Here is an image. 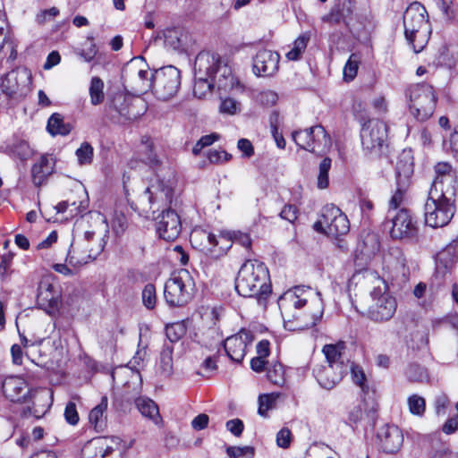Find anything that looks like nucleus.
<instances>
[{"mask_svg": "<svg viewBox=\"0 0 458 458\" xmlns=\"http://www.w3.org/2000/svg\"><path fill=\"white\" fill-rule=\"evenodd\" d=\"M390 225V236L395 240L411 239L416 236L418 229L410 211L400 208L395 213H387L386 225Z\"/></svg>", "mask_w": 458, "mask_h": 458, "instance_id": "9b49d317", "label": "nucleus"}, {"mask_svg": "<svg viewBox=\"0 0 458 458\" xmlns=\"http://www.w3.org/2000/svg\"><path fill=\"white\" fill-rule=\"evenodd\" d=\"M363 411L360 405L351 407L347 412L346 423L350 426L357 425L362 419Z\"/></svg>", "mask_w": 458, "mask_h": 458, "instance_id": "5fc2aeb1", "label": "nucleus"}, {"mask_svg": "<svg viewBox=\"0 0 458 458\" xmlns=\"http://www.w3.org/2000/svg\"><path fill=\"white\" fill-rule=\"evenodd\" d=\"M2 390L4 396L13 403H25L33 399L30 409L36 418L42 417L49 408L47 393L31 392L27 382L20 377H6L2 383Z\"/></svg>", "mask_w": 458, "mask_h": 458, "instance_id": "7ed1b4c3", "label": "nucleus"}, {"mask_svg": "<svg viewBox=\"0 0 458 458\" xmlns=\"http://www.w3.org/2000/svg\"><path fill=\"white\" fill-rule=\"evenodd\" d=\"M410 114L420 122L429 119L436 109L437 96L434 88L427 83L411 86L407 90Z\"/></svg>", "mask_w": 458, "mask_h": 458, "instance_id": "423d86ee", "label": "nucleus"}, {"mask_svg": "<svg viewBox=\"0 0 458 458\" xmlns=\"http://www.w3.org/2000/svg\"><path fill=\"white\" fill-rule=\"evenodd\" d=\"M351 375L353 383L360 386L362 392L367 393L369 391V386L367 385V377L363 369L359 365L352 363Z\"/></svg>", "mask_w": 458, "mask_h": 458, "instance_id": "37998d69", "label": "nucleus"}, {"mask_svg": "<svg viewBox=\"0 0 458 458\" xmlns=\"http://www.w3.org/2000/svg\"><path fill=\"white\" fill-rule=\"evenodd\" d=\"M456 262V257L452 255L449 250H445L438 255L437 269L445 273L449 271L454 263Z\"/></svg>", "mask_w": 458, "mask_h": 458, "instance_id": "49530a36", "label": "nucleus"}, {"mask_svg": "<svg viewBox=\"0 0 458 458\" xmlns=\"http://www.w3.org/2000/svg\"><path fill=\"white\" fill-rule=\"evenodd\" d=\"M361 144L365 150L378 152L387 138V126L379 120H369L360 131Z\"/></svg>", "mask_w": 458, "mask_h": 458, "instance_id": "f8f14e48", "label": "nucleus"}, {"mask_svg": "<svg viewBox=\"0 0 458 458\" xmlns=\"http://www.w3.org/2000/svg\"><path fill=\"white\" fill-rule=\"evenodd\" d=\"M436 178L430 189H439L448 195L456 193V172L446 162L437 163L435 166Z\"/></svg>", "mask_w": 458, "mask_h": 458, "instance_id": "aec40b11", "label": "nucleus"}, {"mask_svg": "<svg viewBox=\"0 0 458 458\" xmlns=\"http://www.w3.org/2000/svg\"><path fill=\"white\" fill-rule=\"evenodd\" d=\"M344 349L343 344H326L323 347V353L326 356L328 367L341 369L347 370V366L344 365L342 360V350Z\"/></svg>", "mask_w": 458, "mask_h": 458, "instance_id": "c756f323", "label": "nucleus"}, {"mask_svg": "<svg viewBox=\"0 0 458 458\" xmlns=\"http://www.w3.org/2000/svg\"><path fill=\"white\" fill-rule=\"evenodd\" d=\"M454 196L440 189H430L424 205L426 225L433 228L448 225L455 213Z\"/></svg>", "mask_w": 458, "mask_h": 458, "instance_id": "20e7f679", "label": "nucleus"}, {"mask_svg": "<svg viewBox=\"0 0 458 458\" xmlns=\"http://www.w3.org/2000/svg\"><path fill=\"white\" fill-rule=\"evenodd\" d=\"M410 411L414 415H422L426 409V403L423 397L413 394L408 398Z\"/></svg>", "mask_w": 458, "mask_h": 458, "instance_id": "de8ad7c7", "label": "nucleus"}, {"mask_svg": "<svg viewBox=\"0 0 458 458\" xmlns=\"http://www.w3.org/2000/svg\"><path fill=\"white\" fill-rule=\"evenodd\" d=\"M279 61L280 55L277 52L262 48L253 57V72L257 76H273L279 69Z\"/></svg>", "mask_w": 458, "mask_h": 458, "instance_id": "f3484780", "label": "nucleus"}, {"mask_svg": "<svg viewBox=\"0 0 458 458\" xmlns=\"http://www.w3.org/2000/svg\"><path fill=\"white\" fill-rule=\"evenodd\" d=\"M253 338V334L247 329H242L237 334L227 337L223 343L227 356L235 362H241Z\"/></svg>", "mask_w": 458, "mask_h": 458, "instance_id": "2eb2a0df", "label": "nucleus"}, {"mask_svg": "<svg viewBox=\"0 0 458 458\" xmlns=\"http://www.w3.org/2000/svg\"><path fill=\"white\" fill-rule=\"evenodd\" d=\"M309 39V37L306 35H301L299 38H297L296 40L293 42V48L286 53L287 59L291 61L298 60L301 57L303 51L306 49Z\"/></svg>", "mask_w": 458, "mask_h": 458, "instance_id": "79ce46f5", "label": "nucleus"}, {"mask_svg": "<svg viewBox=\"0 0 458 458\" xmlns=\"http://www.w3.org/2000/svg\"><path fill=\"white\" fill-rule=\"evenodd\" d=\"M190 241L194 248L206 253H213L219 244L229 242L226 238L222 236L217 238L216 235L202 228L193 229L190 234Z\"/></svg>", "mask_w": 458, "mask_h": 458, "instance_id": "4be33fe9", "label": "nucleus"}, {"mask_svg": "<svg viewBox=\"0 0 458 458\" xmlns=\"http://www.w3.org/2000/svg\"><path fill=\"white\" fill-rule=\"evenodd\" d=\"M235 290L245 298H255L260 302L272 293L269 272L266 265L258 259H247L235 278Z\"/></svg>", "mask_w": 458, "mask_h": 458, "instance_id": "f257e3e1", "label": "nucleus"}, {"mask_svg": "<svg viewBox=\"0 0 458 458\" xmlns=\"http://www.w3.org/2000/svg\"><path fill=\"white\" fill-rule=\"evenodd\" d=\"M237 148L242 152L243 157H250L254 154V148L251 142L247 139H241L238 140Z\"/></svg>", "mask_w": 458, "mask_h": 458, "instance_id": "774afa93", "label": "nucleus"}, {"mask_svg": "<svg viewBox=\"0 0 458 458\" xmlns=\"http://www.w3.org/2000/svg\"><path fill=\"white\" fill-rule=\"evenodd\" d=\"M135 405L142 416L152 420L156 425L162 424L158 406L153 400L140 396L135 400Z\"/></svg>", "mask_w": 458, "mask_h": 458, "instance_id": "cd10ccee", "label": "nucleus"}, {"mask_svg": "<svg viewBox=\"0 0 458 458\" xmlns=\"http://www.w3.org/2000/svg\"><path fill=\"white\" fill-rule=\"evenodd\" d=\"M219 66V59L208 52L198 54L194 63L196 76H204L213 79Z\"/></svg>", "mask_w": 458, "mask_h": 458, "instance_id": "5701e85b", "label": "nucleus"}, {"mask_svg": "<svg viewBox=\"0 0 458 458\" xmlns=\"http://www.w3.org/2000/svg\"><path fill=\"white\" fill-rule=\"evenodd\" d=\"M53 167L47 157H41L31 168L32 181L35 185L40 186L52 173Z\"/></svg>", "mask_w": 458, "mask_h": 458, "instance_id": "72a5a7b5", "label": "nucleus"}, {"mask_svg": "<svg viewBox=\"0 0 458 458\" xmlns=\"http://www.w3.org/2000/svg\"><path fill=\"white\" fill-rule=\"evenodd\" d=\"M127 219L123 214H116L112 222V228L116 234H122L127 228Z\"/></svg>", "mask_w": 458, "mask_h": 458, "instance_id": "680f3d73", "label": "nucleus"}, {"mask_svg": "<svg viewBox=\"0 0 458 458\" xmlns=\"http://www.w3.org/2000/svg\"><path fill=\"white\" fill-rule=\"evenodd\" d=\"M331 159L325 157L319 164V171L318 175V187L319 189H326L329 184L328 172L331 168Z\"/></svg>", "mask_w": 458, "mask_h": 458, "instance_id": "c03bdc74", "label": "nucleus"}, {"mask_svg": "<svg viewBox=\"0 0 458 458\" xmlns=\"http://www.w3.org/2000/svg\"><path fill=\"white\" fill-rule=\"evenodd\" d=\"M90 103L93 106L100 105L105 99L104 81L99 77H93L89 89Z\"/></svg>", "mask_w": 458, "mask_h": 458, "instance_id": "c9c22d12", "label": "nucleus"}, {"mask_svg": "<svg viewBox=\"0 0 458 458\" xmlns=\"http://www.w3.org/2000/svg\"><path fill=\"white\" fill-rule=\"evenodd\" d=\"M58 14H59V10L56 7H51L49 9H44V10H41L36 15V21L38 24H44L47 21L56 17Z\"/></svg>", "mask_w": 458, "mask_h": 458, "instance_id": "bf43d9fd", "label": "nucleus"}, {"mask_svg": "<svg viewBox=\"0 0 458 458\" xmlns=\"http://www.w3.org/2000/svg\"><path fill=\"white\" fill-rule=\"evenodd\" d=\"M31 85V72L24 66H17L0 77L1 91L11 100H23L30 92Z\"/></svg>", "mask_w": 458, "mask_h": 458, "instance_id": "0eeeda50", "label": "nucleus"}, {"mask_svg": "<svg viewBox=\"0 0 458 458\" xmlns=\"http://www.w3.org/2000/svg\"><path fill=\"white\" fill-rule=\"evenodd\" d=\"M65 420L71 425H76L79 421V414L76 409V404L69 402L64 410Z\"/></svg>", "mask_w": 458, "mask_h": 458, "instance_id": "13d9d810", "label": "nucleus"}, {"mask_svg": "<svg viewBox=\"0 0 458 458\" xmlns=\"http://www.w3.org/2000/svg\"><path fill=\"white\" fill-rule=\"evenodd\" d=\"M345 373V369L324 366L317 372V379L323 388L330 390L341 381Z\"/></svg>", "mask_w": 458, "mask_h": 458, "instance_id": "bb28decb", "label": "nucleus"}, {"mask_svg": "<svg viewBox=\"0 0 458 458\" xmlns=\"http://www.w3.org/2000/svg\"><path fill=\"white\" fill-rule=\"evenodd\" d=\"M405 38L415 53L423 50L430 34L427 11L420 3H412L403 13Z\"/></svg>", "mask_w": 458, "mask_h": 458, "instance_id": "f03ea898", "label": "nucleus"}, {"mask_svg": "<svg viewBox=\"0 0 458 458\" xmlns=\"http://www.w3.org/2000/svg\"><path fill=\"white\" fill-rule=\"evenodd\" d=\"M292 138L301 148L319 155L328 151L332 145L331 138L322 125L294 131Z\"/></svg>", "mask_w": 458, "mask_h": 458, "instance_id": "9d476101", "label": "nucleus"}, {"mask_svg": "<svg viewBox=\"0 0 458 458\" xmlns=\"http://www.w3.org/2000/svg\"><path fill=\"white\" fill-rule=\"evenodd\" d=\"M158 236L166 241L176 240L182 231V222L179 215L173 209L164 210L157 217L156 225Z\"/></svg>", "mask_w": 458, "mask_h": 458, "instance_id": "dca6fc26", "label": "nucleus"}, {"mask_svg": "<svg viewBox=\"0 0 458 458\" xmlns=\"http://www.w3.org/2000/svg\"><path fill=\"white\" fill-rule=\"evenodd\" d=\"M53 285L41 283L38 287V302L51 316L55 315L59 310V297L52 293Z\"/></svg>", "mask_w": 458, "mask_h": 458, "instance_id": "b1692460", "label": "nucleus"}, {"mask_svg": "<svg viewBox=\"0 0 458 458\" xmlns=\"http://www.w3.org/2000/svg\"><path fill=\"white\" fill-rule=\"evenodd\" d=\"M200 342L208 348H215L224 343L216 327H210L201 335Z\"/></svg>", "mask_w": 458, "mask_h": 458, "instance_id": "a19ab883", "label": "nucleus"}, {"mask_svg": "<svg viewBox=\"0 0 458 458\" xmlns=\"http://www.w3.org/2000/svg\"><path fill=\"white\" fill-rule=\"evenodd\" d=\"M292 442V432L287 428H283L276 434V445L281 448H288Z\"/></svg>", "mask_w": 458, "mask_h": 458, "instance_id": "6e6d98bb", "label": "nucleus"}, {"mask_svg": "<svg viewBox=\"0 0 458 458\" xmlns=\"http://www.w3.org/2000/svg\"><path fill=\"white\" fill-rule=\"evenodd\" d=\"M173 196L174 182L160 179L159 176L151 180L149 186L143 194V197L148 200L150 208H153L155 205L157 208L166 207L172 203Z\"/></svg>", "mask_w": 458, "mask_h": 458, "instance_id": "4468645a", "label": "nucleus"}, {"mask_svg": "<svg viewBox=\"0 0 458 458\" xmlns=\"http://www.w3.org/2000/svg\"><path fill=\"white\" fill-rule=\"evenodd\" d=\"M218 139H219V135L216 133H211L208 135L202 136L197 141V143L194 145V147L192 148L193 155L198 156L204 148L212 145Z\"/></svg>", "mask_w": 458, "mask_h": 458, "instance_id": "8fccbe9b", "label": "nucleus"}, {"mask_svg": "<svg viewBox=\"0 0 458 458\" xmlns=\"http://www.w3.org/2000/svg\"><path fill=\"white\" fill-rule=\"evenodd\" d=\"M195 293V283L191 274L181 269L165 284L164 296L170 307H182L189 303Z\"/></svg>", "mask_w": 458, "mask_h": 458, "instance_id": "39448f33", "label": "nucleus"}, {"mask_svg": "<svg viewBox=\"0 0 458 458\" xmlns=\"http://www.w3.org/2000/svg\"><path fill=\"white\" fill-rule=\"evenodd\" d=\"M297 214H298V209L295 206L285 205L280 213V216L283 219H285V220L293 223L297 219Z\"/></svg>", "mask_w": 458, "mask_h": 458, "instance_id": "69168bd1", "label": "nucleus"}, {"mask_svg": "<svg viewBox=\"0 0 458 458\" xmlns=\"http://www.w3.org/2000/svg\"><path fill=\"white\" fill-rule=\"evenodd\" d=\"M233 241L235 243H238L247 249H250L251 246V239L250 235L246 233L242 232H234L233 234Z\"/></svg>", "mask_w": 458, "mask_h": 458, "instance_id": "338daca9", "label": "nucleus"}, {"mask_svg": "<svg viewBox=\"0 0 458 458\" xmlns=\"http://www.w3.org/2000/svg\"><path fill=\"white\" fill-rule=\"evenodd\" d=\"M173 352L174 346L171 344H165L160 352L157 371L165 377L173 374Z\"/></svg>", "mask_w": 458, "mask_h": 458, "instance_id": "7c9ffc66", "label": "nucleus"}, {"mask_svg": "<svg viewBox=\"0 0 458 458\" xmlns=\"http://www.w3.org/2000/svg\"><path fill=\"white\" fill-rule=\"evenodd\" d=\"M374 303L369 307V317L377 322L387 321L393 318L396 311L395 299L380 288H375L371 292Z\"/></svg>", "mask_w": 458, "mask_h": 458, "instance_id": "ddd939ff", "label": "nucleus"}, {"mask_svg": "<svg viewBox=\"0 0 458 458\" xmlns=\"http://www.w3.org/2000/svg\"><path fill=\"white\" fill-rule=\"evenodd\" d=\"M278 398L279 394L276 393L260 394L259 397L258 413L262 417H267V411L276 407Z\"/></svg>", "mask_w": 458, "mask_h": 458, "instance_id": "e433bc0d", "label": "nucleus"}, {"mask_svg": "<svg viewBox=\"0 0 458 458\" xmlns=\"http://www.w3.org/2000/svg\"><path fill=\"white\" fill-rule=\"evenodd\" d=\"M379 448L386 454H396L403 444V434L394 425H385L377 432Z\"/></svg>", "mask_w": 458, "mask_h": 458, "instance_id": "a211bd4d", "label": "nucleus"}, {"mask_svg": "<svg viewBox=\"0 0 458 458\" xmlns=\"http://www.w3.org/2000/svg\"><path fill=\"white\" fill-rule=\"evenodd\" d=\"M278 99L277 94L272 90L262 91L259 95V100L266 106H273Z\"/></svg>", "mask_w": 458, "mask_h": 458, "instance_id": "0e129e2a", "label": "nucleus"}, {"mask_svg": "<svg viewBox=\"0 0 458 458\" xmlns=\"http://www.w3.org/2000/svg\"><path fill=\"white\" fill-rule=\"evenodd\" d=\"M353 11V4L351 0H339L330 12L322 17V21L330 25L339 24L344 21Z\"/></svg>", "mask_w": 458, "mask_h": 458, "instance_id": "393cba45", "label": "nucleus"}, {"mask_svg": "<svg viewBox=\"0 0 458 458\" xmlns=\"http://www.w3.org/2000/svg\"><path fill=\"white\" fill-rule=\"evenodd\" d=\"M114 108L126 120L133 121L144 112L145 106L139 98H132L124 94H116L113 100Z\"/></svg>", "mask_w": 458, "mask_h": 458, "instance_id": "412c9836", "label": "nucleus"}, {"mask_svg": "<svg viewBox=\"0 0 458 458\" xmlns=\"http://www.w3.org/2000/svg\"><path fill=\"white\" fill-rule=\"evenodd\" d=\"M232 155L226 151L211 150L208 153V158L212 164H222L227 162Z\"/></svg>", "mask_w": 458, "mask_h": 458, "instance_id": "052dcab7", "label": "nucleus"}, {"mask_svg": "<svg viewBox=\"0 0 458 458\" xmlns=\"http://www.w3.org/2000/svg\"><path fill=\"white\" fill-rule=\"evenodd\" d=\"M405 197V191L403 189L398 188L394 193L392 195L389 200V209L388 212L393 211L395 213L398 211L397 209L403 203Z\"/></svg>", "mask_w": 458, "mask_h": 458, "instance_id": "864d4df0", "label": "nucleus"}, {"mask_svg": "<svg viewBox=\"0 0 458 458\" xmlns=\"http://www.w3.org/2000/svg\"><path fill=\"white\" fill-rule=\"evenodd\" d=\"M121 439L117 437H98L89 442L82 449L83 458H106L118 448Z\"/></svg>", "mask_w": 458, "mask_h": 458, "instance_id": "6ab92c4d", "label": "nucleus"}, {"mask_svg": "<svg viewBox=\"0 0 458 458\" xmlns=\"http://www.w3.org/2000/svg\"><path fill=\"white\" fill-rule=\"evenodd\" d=\"M142 301L146 308L153 309L156 305L157 295L154 284H148L142 291Z\"/></svg>", "mask_w": 458, "mask_h": 458, "instance_id": "09e8293b", "label": "nucleus"}, {"mask_svg": "<svg viewBox=\"0 0 458 458\" xmlns=\"http://www.w3.org/2000/svg\"><path fill=\"white\" fill-rule=\"evenodd\" d=\"M75 155L80 165H89L93 161V147L87 141L82 142L80 148L75 151Z\"/></svg>", "mask_w": 458, "mask_h": 458, "instance_id": "ea45409f", "label": "nucleus"}, {"mask_svg": "<svg viewBox=\"0 0 458 458\" xmlns=\"http://www.w3.org/2000/svg\"><path fill=\"white\" fill-rule=\"evenodd\" d=\"M313 227L318 233L338 237L349 232L350 223L339 208L328 204L322 208L320 218L314 224Z\"/></svg>", "mask_w": 458, "mask_h": 458, "instance_id": "6e6552de", "label": "nucleus"}, {"mask_svg": "<svg viewBox=\"0 0 458 458\" xmlns=\"http://www.w3.org/2000/svg\"><path fill=\"white\" fill-rule=\"evenodd\" d=\"M360 58L358 55L352 54L344 68V77L346 81H352L357 75Z\"/></svg>", "mask_w": 458, "mask_h": 458, "instance_id": "a18cd8bd", "label": "nucleus"}, {"mask_svg": "<svg viewBox=\"0 0 458 458\" xmlns=\"http://www.w3.org/2000/svg\"><path fill=\"white\" fill-rule=\"evenodd\" d=\"M189 35L179 28L167 29L164 31V44L168 49L183 52L186 49Z\"/></svg>", "mask_w": 458, "mask_h": 458, "instance_id": "a878e982", "label": "nucleus"}, {"mask_svg": "<svg viewBox=\"0 0 458 458\" xmlns=\"http://www.w3.org/2000/svg\"><path fill=\"white\" fill-rule=\"evenodd\" d=\"M213 88V79L204 76L195 75V83L193 87V94L199 98H205L207 94L211 92Z\"/></svg>", "mask_w": 458, "mask_h": 458, "instance_id": "58836bf2", "label": "nucleus"}, {"mask_svg": "<svg viewBox=\"0 0 458 458\" xmlns=\"http://www.w3.org/2000/svg\"><path fill=\"white\" fill-rule=\"evenodd\" d=\"M226 428L233 436L240 437L243 431L244 425L240 419H233L226 422Z\"/></svg>", "mask_w": 458, "mask_h": 458, "instance_id": "e2e57ef3", "label": "nucleus"}, {"mask_svg": "<svg viewBox=\"0 0 458 458\" xmlns=\"http://www.w3.org/2000/svg\"><path fill=\"white\" fill-rule=\"evenodd\" d=\"M47 131L52 135H68L72 130V125L64 122L63 116L58 113H54L47 121Z\"/></svg>", "mask_w": 458, "mask_h": 458, "instance_id": "473e14b6", "label": "nucleus"}, {"mask_svg": "<svg viewBox=\"0 0 458 458\" xmlns=\"http://www.w3.org/2000/svg\"><path fill=\"white\" fill-rule=\"evenodd\" d=\"M397 182L405 183L413 173L412 157L409 153L403 152L396 164L395 168Z\"/></svg>", "mask_w": 458, "mask_h": 458, "instance_id": "2f4dec72", "label": "nucleus"}, {"mask_svg": "<svg viewBox=\"0 0 458 458\" xmlns=\"http://www.w3.org/2000/svg\"><path fill=\"white\" fill-rule=\"evenodd\" d=\"M185 330L181 324H172L165 327V335L171 344L177 342L184 335Z\"/></svg>", "mask_w": 458, "mask_h": 458, "instance_id": "3c124183", "label": "nucleus"}, {"mask_svg": "<svg viewBox=\"0 0 458 458\" xmlns=\"http://www.w3.org/2000/svg\"><path fill=\"white\" fill-rule=\"evenodd\" d=\"M181 84L180 71L169 65L156 71L147 84L153 89L155 96L163 101L173 98L178 91Z\"/></svg>", "mask_w": 458, "mask_h": 458, "instance_id": "1a4fd4ad", "label": "nucleus"}, {"mask_svg": "<svg viewBox=\"0 0 458 458\" xmlns=\"http://www.w3.org/2000/svg\"><path fill=\"white\" fill-rule=\"evenodd\" d=\"M108 399L106 396L101 398V402L95 406L89 414V420L96 431H103L106 427V415Z\"/></svg>", "mask_w": 458, "mask_h": 458, "instance_id": "c85d7f7f", "label": "nucleus"}, {"mask_svg": "<svg viewBox=\"0 0 458 458\" xmlns=\"http://www.w3.org/2000/svg\"><path fill=\"white\" fill-rule=\"evenodd\" d=\"M267 379L274 385L283 386L285 383L284 369L281 363L276 362L267 368Z\"/></svg>", "mask_w": 458, "mask_h": 458, "instance_id": "4c0bfd02", "label": "nucleus"}, {"mask_svg": "<svg viewBox=\"0 0 458 458\" xmlns=\"http://www.w3.org/2000/svg\"><path fill=\"white\" fill-rule=\"evenodd\" d=\"M407 375L412 381H422L428 377L426 369L418 364L410 365Z\"/></svg>", "mask_w": 458, "mask_h": 458, "instance_id": "603ef678", "label": "nucleus"}, {"mask_svg": "<svg viewBox=\"0 0 458 458\" xmlns=\"http://www.w3.org/2000/svg\"><path fill=\"white\" fill-rule=\"evenodd\" d=\"M219 110L223 114L233 115L239 111V104L233 98H225L221 102Z\"/></svg>", "mask_w": 458, "mask_h": 458, "instance_id": "4d7b16f0", "label": "nucleus"}, {"mask_svg": "<svg viewBox=\"0 0 458 458\" xmlns=\"http://www.w3.org/2000/svg\"><path fill=\"white\" fill-rule=\"evenodd\" d=\"M146 64L142 60L133 59L126 67V72L136 74L137 78L141 81L144 88H150L147 84L150 83L148 80V71L145 68Z\"/></svg>", "mask_w": 458, "mask_h": 458, "instance_id": "f704fd0d", "label": "nucleus"}]
</instances>
